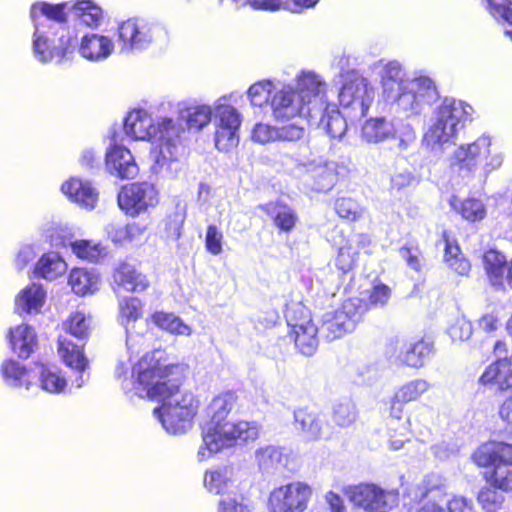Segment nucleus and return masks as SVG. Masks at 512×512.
I'll return each instance as SVG.
<instances>
[{
  "label": "nucleus",
  "mask_w": 512,
  "mask_h": 512,
  "mask_svg": "<svg viewBox=\"0 0 512 512\" xmlns=\"http://www.w3.org/2000/svg\"><path fill=\"white\" fill-rule=\"evenodd\" d=\"M127 372L128 368L123 363L115 370L117 378L123 377V391L161 401V406L154 408L153 414L167 433L181 435L191 428L198 401L192 393L179 390L184 374L182 365L168 363L165 351L156 349L133 365L129 377Z\"/></svg>",
  "instance_id": "f257e3e1"
},
{
  "label": "nucleus",
  "mask_w": 512,
  "mask_h": 512,
  "mask_svg": "<svg viewBox=\"0 0 512 512\" xmlns=\"http://www.w3.org/2000/svg\"><path fill=\"white\" fill-rule=\"evenodd\" d=\"M233 392L215 396L206 409L208 420L202 427L203 444L198 450L200 461L236 445L254 441L259 437L260 426L254 421H229L228 416L236 405Z\"/></svg>",
  "instance_id": "f03ea898"
},
{
  "label": "nucleus",
  "mask_w": 512,
  "mask_h": 512,
  "mask_svg": "<svg viewBox=\"0 0 512 512\" xmlns=\"http://www.w3.org/2000/svg\"><path fill=\"white\" fill-rule=\"evenodd\" d=\"M472 459L478 466L489 469L485 479L491 485L483 487L477 498L488 512L504 500L498 490H512V445L503 441L485 442L473 453Z\"/></svg>",
  "instance_id": "7ed1b4c3"
},
{
  "label": "nucleus",
  "mask_w": 512,
  "mask_h": 512,
  "mask_svg": "<svg viewBox=\"0 0 512 512\" xmlns=\"http://www.w3.org/2000/svg\"><path fill=\"white\" fill-rule=\"evenodd\" d=\"M325 89L323 79L312 71L297 76V84H281L274 88L270 106L274 118L288 121L294 118H310L313 105Z\"/></svg>",
  "instance_id": "20e7f679"
},
{
  "label": "nucleus",
  "mask_w": 512,
  "mask_h": 512,
  "mask_svg": "<svg viewBox=\"0 0 512 512\" xmlns=\"http://www.w3.org/2000/svg\"><path fill=\"white\" fill-rule=\"evenodd\" d=\"M155 137L159 149L154 153V162L151 170L162 178H174L181 170L179 156L181 153V141L185 138L186 128L179 120L170 117L159 118L155 126Z\"/></svg>",
  "instance_id": "39448f33"
},
{
  "label": "nucleus",
  "mask_w": 512,
  "mask_h": 512,
  "mask_svg": "<svg viewBox=\"0 0 512 512\" xmlns=\"http://www.w3.org/2000/svg\"><path fill=\"white\" fill-rule=\"evenodd\" d=\"M472 113V106L466 102L446 97L435 109L434 122L424 135L427 146L435 149L454 143L459 131L472 121Z\"/></svg>",
  "instance_id": "423d86ee"
},
{
  "label": "nucleus",
  "mask_w": 512,
  "mask_h": 512,
  "mask_svg": "<svg viewBox=\"0 0 512 512\" xmlns=\"http://www.w3.org/2000/svg\"><path fill=\"white\" fill-rule=\"evenodd\" d=\"M67 11H71L81 24L93 27L96 24V5L92 0H78L75 3L62 2L51 4L48 2H36L31 6L30 18L34 28L36 24L57 34L64 30L67 22Z\"/></svg>",
  "instance_id": "0eeeda50"
},
{
  "label": "nucleus",
  "mask_w": 512,
  "mask_h": 512,
  "mask_svg": "<svg viewBox=\"0 0 512 512\" xmlns=\"http://www.w3.org/2000/svg\"><path fill=\"white\" fill-rule=\"evenodd\" d=\"M338 96L344 115L353 124L366 115L374 100L375 92L368 79L358 72L351 71L345 76Z\"/></svg>",
  "instance_id": "6e6552de"
},
{
  "label": "nucleus",
  "mask_w": 512,
  "mask_h": 512,
  "mask_svg": "<svg viewBox=\"0 0 512 512\" xmlns=\"http://www.w3.org/2000/svg\"><path fill=\"white\" fill-rule=\"evenodd\" d=\"M349 501L366 512H389L398 503V491L387 490L375 483H360L345 488Z\"/></svg>",
  "instance_id": "1a4fd4ad"
},
{
  "label": "nucleus",
  "mask_w": 512,
  "mask_h": 512,
  "mask_svg": "<svg viewBox=\"0 0 512 512\" xmlns=\"http://www.w3.org/2000/svg\"><path fill=\"white\" fill-rule=\"evenodd\" d=\"M490 146L491 138L486 135L458 146L448 158L450 172L463 180L472 179Z\"/></svg>",
  "instance_id": "9d476101"
},
{
  "label": "nucleus",
  "mask_w": 512,
  "mask_h": 512,
  "mask_svg": "<svg viewBox=\"0 0 512 512\" xmlns=\"http://www.w3.org/2000/svg\"><path fill=\"white\" fill-rule=\"evenodd\" d=\"M161 32V27L143 19H128L118 28L119 39L122 42L121 51L123 53L141 52L147 49Z\"/></svg>",
  "instance_id": "9b49d317"
},
{
  "label": "nucleus",
  "mask_w": 512,
  "mask_h": 512,
  "mask_svg": "<svg viewBox=\"0 0 512 512\" xmlns=\"http://www.w3.org/2000/svg\"><path fill=\"white\" fill-rule=\"evenodd\" d=\"M311 494V488L302 482L282 485L271 491L268 508L270 512H303Z\"/></svg>",
  "instance_id": "f8f14e48"
},
{
  "label": "nucleus",
  "mask_w": 512,
  "mask_h": 512,
  "mask_svg": "<svg viewBox=\"0 0 512 512\" xmlns=\"http://www.w3.org/2000/svg\"><path fill=\"white\" fill-rule=\"evenodd\" d=\"M325 90L318 98V103L313 105L309 121L326 131L334 139H341L348 128L350 120L344 111H340L335 104L324 101Z\"/></svg>",
  "instance_id": "ddd939ff"
},
{
  "label": "nucleus",
  "mask_w": 512,
  "mask_h": 512,
  "mask_svg": "<svg viewBox=\"0 0 512 512\" xmlns=\"http://www.w3.org/2000/svg\"><path fill=\"white\" fill-rule=\"evenodd\" d=\"M55 33L43 29L40 24H36L34 28L32 50L37 61L42 64L51 62L54 58H58V63L66 56L70 47V37L61 34L56 43Z\"/></svg>",
  "instance_id": "4468645a"
},
{
  "label": "nucleus",
  "mask_w": 512,
  "mask_h": 512,
  "mask_svg": "<svg viewBox=\"0 0 512 512\" xmlns=\"http://www.w3.org/2000/svg\"><path fill=\"white\" fill-rule=\"evenodd\" d=\"M157 203V191L153 184L135 182L121 188L118 204L130 216H137L149 206Z\"/></svg>",
  "instance_id": "2eb2a0df"
},
{
  "label": "nucleus",
  "mask_w": 512,
  "mask_h": 512,
  "mask_svg": "<svg viewBox=\"0 0 512 512\" xmlns=\"http://www.w3.org/2000/svg\"><path fill=\"white\" fill-rule=\"evenodd\" d=\"M0 376L5 386L20 393L29 394L38 388L32 371L13 358L3 360L0 365Z\"/></svg>",
  "instance_id": "dca6fc26"
},
{
  "label": "nucleus",
  "mask_w": 512,
  "mask_h": 512,
  "mask_svg": "<svg viewBox=\"0 0 512 512\" xmlns=\"http://www.w3.org/2000/svg\"><path fill=\"white\" fill-rule=\"evenodd\" d=\"M57 350L65 365L77 374L72 380V384L81 388L89 379V373L86 372L88 361L83 353L82 345L72 342L66 336H59Z\"/></svg>",
  "instance_id": "f3484780"
},
{
  "label": "nucleus",
  "mask_w": 512,
  "mask_h": 512,
  "mask_svg": "<svg viewBox=\"0 0 512 512\" xmlns=\"http://www.w3.org/2000/svg\"><path fill=\"white\" fill-rule=\"evenodd\" d=\"M105 170L119 179H132L138 175L139 167L131 151L124 145H112L105 155Z\"/></svg>",
  "instance_id": "a211bd4d"
},
{
  "label": "nucleus",
  "mask_w": 512,
  "mask_h": 512,
  "mask_svg": "<svg viewBox=\"0 0 512 512\" xmlns=\"http://www.w3.org/2000/svg\"><path fill=\"white\" fill-rule=\"evenodd\" d=\"M152 117L142 108L130 110L123 119L124 135L132 140L152 141L155 137Z\"/></svg>",
  "instance_id": "6ab92c4d"
},
{
  "label": "nucleus",
  "mask_w": 512,
  "mask_h": 512,
  "mask_svg": "<svg viewBox=\"0 0 512 512\" xmlns=\"http://www.w3.org/2000/svg\"><path fill=\"white\" fill-rule=\"evenodd\" d=\"M313 180L311 188L317 192L329 191L337 181L335 164L323 160H298Z\"/></svg>",
  "instance_id": "aec40b11"
},
{
  "label": "nucleus",
  "mask_w": 512,
  "mask_h": 512,
  "mask_svg": "<svg viewBox=\"0 0 512 512\" xmlns=\"http://www.w3.org/2000/svg\"><path fill=\"white\" fill-rule=\"evenodd\" d=\"M61 192L79 206L92 210L96 203V194L92 184L77 177H71L61 185Z\"/></svg>",
  "instance_id": "412c9836"
},
{
  "label": "nucleus",
  "mask_w": 512,
  "mask_h": 512,
  "mask_svg": "<svg viewBox=\"0 0 512 512\" xmlns=\"http://www.w3.org/2000/svg\"><path fill=\"white\" fill-rule=\"evenodd\" d=\"M479 382L483 385L496 384L501 391L512 390V358L499 359L490 364Z\"/></svg>",
  "instance_id": "4be33fe9"
},
{
  "label": "nucleus",
  "mask_w": 512,
  "mask_h": 512,
  "mask_svg": "<svg viewBox=\"0 0 512 512\" xmlns=\"http://www.w3.org/2000/svg\"><path fill=\"white\" fill-rule=\"evenodd\" d=\"M11 349L19 358L27 359L37 347V336L32 326L21 324L9 330Z\"/></svg>",
  "instance_id": "5701e85b"
},
{
  "label": "nucleus",
  "mask_w": 512,
  "mask_h": 512,
  "mask_svg": "<svg viewBox=\"0 0 512 512\" xmlns=\"http://www.w3.org/2000/svg\"><path fill=\"white\" fill-rule=\"evenodd\" d=\"M395 135L396 127L394 123L382 116L367 119L361 129L362 141L369 144L385 142Z\"/></svg>",
  "instance_id": "b1692460"
},
{
  "label": "nucleus",
  "mask_w": 512,
  "mask_h": 512,
  "mask_svg": "<svg viewBox=\"0 0 512 512\" xmlns=\"http://www.w3.org/2000/svg\"><path fill=\"white\" fill-rule=\"evenodd\" d=\"M290 321L294 323L292 334L296 348L301 354L312 356L318 347L317 334L319 333V328L314 324L307 325V316L304 317L302 323L298 324L294 321L292 314H290Z\"/></svg>",
  "instance_id": "393cba45"
},
{
  "label": "nucleus",
  "mask_w": 512,
  "mask_h": 512,
  "mask_svg": "<svg viewBox=\"0 0 512 512\" xmlns=\"http://www.w3.org/2000/svg\"><path fill=\"white\" fill-rule=\"evenodd\" d=\"M204 484L209 492L219 494L221 497L234 493L236 480L233 467L224 466L206 472Z\"/></svg>",
  "instance_id": "a878e982"
},
{
  "label": "nucleus",
  "mask_w": 512,
  "mask_h": 512,
  "mask_svg": "<svg viewBox=\"0 0 512 512\" xmlns=\"http://www.w3.org/2000/svg\"><path fill=\"white\" fill-rule=\"evenodd\" d=\"M261 208L272 219L273 224L280 232H291L298 222L296 211L284 202H270L261 206Z\"/></svg>",
  "instance_id": "bb28decb"
},
{
  "label": "nucleus",
  "mask_w": 512,
  "mask_h": 512,
  "mask_svg": "<svg viewBox=\"0 0 512 512\" xmlns=\"http://www.w3.org/2000/svg\"><path fill=\"white\" fill-rule=\"evenodd\" d=\"M213 110L209 105L199 104L179 108L178 116L186 132L202 130L211 121Z\"/></svg>",
  "instance_id": "cd10ccee"
},
{
  "label": "nucleus",
  "mask_w": 512,
  "mask_h": 512,
  "mask_svg": "<svg viewBox=\"0 0 512 512\" xmlns=\"http://www.w3.org/2000/svg\"><path fill=\"white\" fill-rule=\"evenodd\" d=\"M433 353V344L424 339L405 343L399 354V360L413 368H420Z\"/></svg>",
  "instance_id": "c85d7f7f"
},
{
  "label": "nucleus",
  "mask_w": 512,
  "mask_h": 512,
  "mask_svg": "<svg viewBox=\"0 0 512 512\" xmlns=\"http://www.w3.org/2000/svg\"><path fill=\"white\" fill-rule=\"evenodd\" d=\"M506 257L496 249H489L483 254V265L491 285L504 289V273L507 271Z\"/></svg>",
  "instance_id": "c756f323"
},
{
  "label": "nucleus",
  "mask_w": 512,
  "mask_h": 512,
  "mask_svg": "<svg viewBox=\"0 0 512 512\" xmlns=\"http://www.w3.org/2000/svg\"><path fill=\"white\" fill-rule=\"evenodd\" d=\"M46 292L42 285L32 283L22 289L16 297V308L27 314L38 313L45 303Z\"/></svg>",
  "instance_id": "7c9ffc66"
},
{
  "label": "nucleus",
  "mask_w": 512,
  "mask_h": 512,
  "mask_svg": "<svg viewBox=\"0 0 512 512\" xmlns=\"http://www.w3.org/2000/svg\"><path fill=\"white\" fill-rule=\"evenodd\" d=\"M410 87V81L404 82L399 90L386 94V99L397 104L398 108L406 116L418 115L424 110V106L419 101L417 94Z\"/></svg>",
  "instance_id": "2f4dec72"
},
{
  "label": "nucleus",
  "mask_w": 512,
  "mask_h": 512,
  "mask_svg": "<svg viewBox=\"0 0 512 512\" xmlns=\"http://www.w3.org/2000/svg\"><path fill=\"white\" fill-rule=\"evenodd\" d=\"M444 242V261L455 271L458 275H468L471 264L469 260L463 255L458 243L451 239L448 232L444 231L442 235Z\"/></svg>",
  "instance_id": "473e14b6"
},
{
  "label": "nucleus",
  "mask_w": 512,
  "mask_h": 512,
  "mask_svg": "<svg viewBox=\"0 0 512 512\" xmlns=\"http://www.w3.org/2000/svg\"><path fill=\"white\" fill-rule=\"evenodd\" d=\"M294 421L297 429H301L309 439L317 440L323 437L322 416L307 408H299L294 411Z\"/></svg>",
  "instance_id": "72a5a7b5"
},
{
  "label": "nucleus",
  "mask_w": 512,
  "mask_h": 512,
  "mask_svg": "<svg viewBox=\"0 0 512 512\" xmlns=\"http://www.w3.org/2000/svg\"><path fill=\"white\" fill-rule=\"evenodd\" d=\"M34 376H38L39 385L37 386L51 394H59L67 386V380L56 366L41 364L37 366Z\"/></svg>",
  "instance_id": "f704fd0d"
},
{
  "label": "nucleus",
  "mask_w": 512,
  "mask_h": 512,
  "mask_svg": "<svg viewBox=\"0 0 512 512\" xmlns=\"http://www.w3.org/2000/svg\"><path fill=\"white\" fill-rule=\"evenodd\" d=\"M287 459V454L280 446L267 445L255 451V460L263 472H271L284 467Z\"/></svg>",
  "instance_id": "c9c22d12"
},
{
  "label": "nucleus",
  "mask_w": 512,
  "mask_h": 512,
  "mask_svg": "<svg viewBox=\"0 0 512 512\" xmlns=\"http://www.w3.org/2000/svg\"><path fill=\"white\" fill-rule=\"evenodd\" d=\"M67 271V264L56 252L45 253L37 261L34 274L46 280H53Z\"/></svg>",
  "instance_id": "e433bc0d"
},
{
  "label": "nucleus",
  "mask_w": 512,
  "mask_h": 512,
  "mask_svg": "<svg viewBox=\"0 0 512 512\" xmlns=\"http://www.w3.org/2000/svg\"><path fill=\"white\" fill-rule=\"evenodd\" d=\"M115 281L127 291L143 292L149 286L146 276L129 263H122L114 274Z\"/></svg>",
  "instance_id": "4c0bfd02"
},
{
  "label": "nucleus",
  "mask_w": 512,
  "mask_h": 512,
  "mask_svg": "<svg viewBox=\"0 0 512 512\" xmlns=\"http://www.w3.org/2000/svg\"><path fill=\"white\" fill-rule=\"evenodd\" d=\"M341 314L336 311L328 312L323 315L319 328V334L328 341L341 338L346 333L352 332L351 324L345 322Z\"/></svg>",
  "instance_id": "58836bf2"
},
{
  "label": "nucleus",
  "mask_w": 512,
  "mask_h": 512,
  "mask_svg": "<svg viewBox=\"0 0 512 512\" xmlns=\"http://www.w3.org/2000/svg\"><path fill=\"white\" fill-rule=\"evenodd\" d=\"M150 321L161 330L173 335L190 336L192 334V328L171 312L156 311L151 314Z\"/></svg>",
  "instance_id": "ea45409f"
},
{
  "label": "nucleus",
  "mask_w": 512,
  "mask_h": 512,
  "mask_svg": "<svg viewBox=\"0 0 512 512\" xmlns=\"http://www.w3.org/2000/svg\"><path fill=\"white\" fill-rule=\"evenodd\" d=\"M216 126L239 129L241 125V114L227 102V97L219 98L214 105Z\"/></svg>",
  "instance_id": "a19ab883"
},
{
  "label": "nucleus",
  "mask_w": 512,
  "mask_h": 512,
  "mask_svg": "<svg viewBox=\"0 0 512 512\" xmlns=\"http://www.w3.org/2000/svg\"><path fill=\"white\" fill-rule=\"evenodd\" d=\"M405 73L401 64L398 61L388 62L382 72V86L384 95L399 90V87L404 85V82L410 81L404 79Z\"/></svg>",
  "instance_id": "79ce46f5"
},
{
  "label": "nucleus",
  "mask_w": 512,
  "mask_h": 512,
  "mask_svg": "<svg viewBox=\"0 0 512 512\" xmlns=\"http://www.w3.org/2000/svg\"><path fill=\"white\" fill-rule=\"evenodd\" d=\"M431 387V384L424 379H414L400 386L395 392V399L402 403H409L418 400Z\"/></svg>",
  "instance_id": "37998d69"
},
{
  "label": "nucleus",
  "mask_w": 512,
  "mask_h": 512,
  "mask_svg": "<svg viewBox=\"0 0 512 512\" xmlns=\"http://www.w3.org/2000/svg\"><path fill=\"white\" fill-rule=\"evenodd\" d=\"M69 284L75 294L86 295L94 292L95 275L84 268H76L70 272Z\"/></svg>",
  "instance_id": "c03bdc74"
},
{
  "label": "nucleus",
  "mask_w": 512,
  "mask_h": 512,
  "mask_svg": "<svg viewBox=\"0 0 512 512\" xmlns=\"http://www.w3.org/2000/svg\"><path fill=\"white\" fill-rule=\"evenodd\" d=\"M417 94L422 105L429 106L438 98V91L434 81L427 76H420L410 81V87Z\"/></svg>",
  "instance_id": "a18cd8bd"
},
{
  "label": "nucleus",
  "mask_w": 512,
  "mask_h": 512,
  "mask_svg": "<svg viewBox=\"0 0 512 512\" xmlns=\"http://www.w3.org/2000/svg\"><path fill=\"white\" fill-rule=\"evenodd\" d=\"M143 304L137 297H125L119 302L121 324L126 328L127 325H136L137 320L142 317Z\"/></svg>",
  "instance_id": "49530a36"
},
{
  "label": "nucleus",
  "mask_w": 512,
  "mask_h": 512,
  "mask_svg": "<svg viewBox=\"0 0 512 512\" xmlns=\"http://www.w3.org/2000/svg\"><path fill=\"white\" fill-rule=\"evenodd\" d=\"M278 84H273L269 80L259 81L251 85L247 91L251 105L261 107L263 104L271 100L274 88Z\"/></svg>",
  "instance_id": "de8ad7c7"
},
{
  "label": "nucleus",
  "mask_w": 512,
  "mask_h": 512,
  "mask_svg": "<svg viewBox=\"0 0 512 512\" xmlns=\"http://www.w3.org/2000/svg\"><path fill=\"white\" fill-rule=\"evenodd\" d=\"M341 314L345 322L351 324V329L354 330L356 323L359 322L365 312V306L358 298H350L343 302L342 307L336 310Z\"/></svg>",
  "instance_id": "09e8293b"
},
{
  "label": "nucleus",
  "mask_w": 512,
  "mask_h": 512,
  "mask_svg": "<svg viewBox=\"0 0 512 512\" xmlns=\"http://www.w3.org/2000/svg\"><path fill=\"white\" fill-rule=\"evenodd\" d=\"M455 209L462 217L470 222L482 220L486 215V209L481 200L470 198L462 201Z\"/></svg>",
  "instance_id": "8fccbe9b"
},
{
  "label": "nucleus",
  "mask_w": 512,
  "mask_h": 512,
  "mask_svg": "<svg viewBox=\"0 0 512 512\" xmlns=\"http://www.w3.org/2000/svg\"><path fill=\"white\" fill-rule=\"evenodd\" d=\"M239 129L218 127L215 132V146L219 151H229L239 143Z\"/></svg>",
  "instance_id": "3c124183"
},
{
  "label": "nucleus",
  "mask_w": 512,
  "mask_h": 512,
  "mask_svg": "<svg viewBox=\"0 0 512 512\" xmlns=\"http://www.w3.org/2000/svg\"><path fill=\"white\" fill-rule=\"evenodd\" d=\"M356 416V407L350 400L342 401L333 408V420L341 427L351 425L355 421Z\"/></svg>",
  "instance_id": "603ef678"
},
{
  "label": "nucleus",
  "mask_w": 512,
  "mask_h": 512,
  "mask_svg": "<svg viewBox=\"0 0 512 512\" xmlns=\"http://www.w3.org/2000/svg\"><path fill=\"white\" fill-rule=\"evenodd\" d=\"M304 118H298L294 123L277 127V141L295 142L305 136Z\"/></svg>",
  "instance_id": "864d4df0"
},
{
  "label": "nucleus",
  "mask_w": 512,
  "mask_h": 512,
  "mask_svg": "<svg viewBox=\"0 0 512 512\" xmlns=\"http://www.w3.org/2000/svg\"><path fill=\"white\" fill-rule=\"evenodd\" d=\"M65 330L79 341L86 338L88 334V324L85 314L75 312L71 314L69 319L64 323Z\"/></svg>",
  "instance_id": "5fc2aeb1"
},
{
  "label": "nucleus",
  "mask_w": 512,
  "mask_h": 512,
  "mask_svg": "<svg viewBox=\"0 0 512 512\" xmlns=\"http://www.w3.org/2000/svg\"><path fill=\"white\" fill-rule=\"evenodd\" d=\"M126 346L131 354H138L142 349L148 347L149 339L146 334L136 329V325L126 328Z\"/></svg>",
  "instance_id": "6e6d98bb"
},
{
  "label": "nucleus",
  "mask_w": 512,
  "mask_h": 512,
  "mask_svg": "<svg viewBox=\"0 0 512 512\" xmlns=\"http://www.w3.org/2000/svg\"><path fill=\"white\" fill-rule=\"evenodd\" d=\"M218 512H251V510L244 503L243 496L234 492L221 497L218 504Z\"/></svg>",
  "instance_id": "4d7b16f0"
},
{
  "label": "nucleus",
  "mask_w": 512,
  "mask_h": 512,
  "mask_svg": "<svg viewBox=\"0 0 512 512\" xmlns=\"http://www.w3.org/2000/svg\"><path fill=\"white\" fill-rule=\"evenodd\" d=\"M419 180L416 175L408 169L395 172L391 177V189L398 192L415 187Z\"/></svg>",
  "instance_id": "13d9d810"
},
{
  "label": "nucleus",
  "mask_w": 512,
  "mask_h": 512,
  "mask_svg": "<svg viewBox=\"0 0 512 512\" xmlns=\"http://www.w3.org/2000/svg\"><path fill=\"white\" fill-rule=\"evenodd\" d=\"M336 213L345 219L355 220L361 212L359 204L350 197L338 198L335 202Z\"/></svg>",
  "instance_id": "bf43d9fd"
},
{
  "label": "nucleus",
  "mask_w": 512,
  "mask_h": 512,
  "mask_svg": "<svg viewBox=\"0 0 512 512\" xmlns=\"http://www.w3.org/2000/svg\"><path fill=\"white\" fill-rule=\"evenodd\" d=\"M473 332L472 324L464 317L457 318L448 328V334L453 341L468 340Z\"/></svg>",
  "instance_id": "052dcab7"
},
{
  "label": "nucleus",
  "mask_w": 512,
  "mask_h": 512,
  "mask_svg": "<svg viewBox=\"0 0 512 512\" xmlns=\"http://www.w3.org/2000/svg\"><path fill=\"white\" fill-rule=\"evenodd\" d=\"M397 140L399 151H407L416 141V133L410 124H402L396 127V135L392 138Z\"/></svg>",
  "instance_id": "680f3d73"
},
{
  "label": "nucleus",
  "mask_w": 512,
  "mask_h": 512,
  "mask_svg": "<svg viewBox=\"0 0 512 512\" xmlns=\"http://www.w3.org/2000/svg\"><path fill=\"white\" fill-rule=\"evenodd\" d=\"M356 252L350 246H343L339 249L335 260L337 269L342 274L349 273L355 265Z\"/></svg>",
  "instance_id": "e2e57ef3"
},
{
  "label": "nucleus",
  "mask_w": 512,
  "mask_h": 512,
  "mask_svg": "<svg viewBox=\"0 0 512 512\" xmlns=\"http://www.w3.org/2000/svg\"><path fill=\"white\" fill-rule=\"evenodd\" d=\"M488 9L494 17H500L512 25V1L488 0Z\"/></svg>",
  "instance_id": "0e129e2a"
},
{
  "label": "nucleus",
  "mask_w": 512,
  "mask_h": 512,
  "mask_svg": "<svg viewBox=\"0 0 512 512\" xmlns=\"http://www.w3.org/2000/svg\"><path fill=\"white\" fill-rule=\"evenodd\" d=\"M252 139L260 144L277 141V127L269 124L257 123L252 130Z\"/></svg>",
  "instance_id": "69168bd1"
},
{
  "label": "nucleus",
  "mask_w": 512,
  "mask_h": 512,
  "mask_svg": "<svg viewBox=\"0 0 512 512\" xmlns=\"http://www.w3.org/2000/svg\"><path fill=\"white\" fill-rule=\"evenodd\" d=\"M222 232L213 224L207 227L205 246L208 252L219 255L222 252Z\"/></svg>",
  "instance_id": "338daca9"
},
{
  "label": "nucleus",
  "mask_w": 512,
  "mask_h": 512,
  "mask_svg": "<svg viewBox=\"0 0 512 512\" xmlns=\"http://www.w3.org/2000/svg\"><path fill=\"white\" fill-rule=\"evenodd\" d=\"M72 252L80 259L91 261L95 256L96 244L89 240H74L69 242Z\"/></svg>",
  "instance_id": "774afa93"
}]
</instances>
